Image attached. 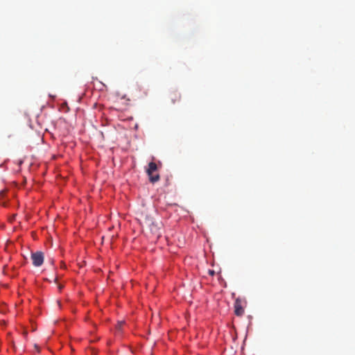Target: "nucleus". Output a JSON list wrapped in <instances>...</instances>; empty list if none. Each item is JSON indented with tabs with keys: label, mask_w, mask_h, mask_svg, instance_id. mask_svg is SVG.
Wrapping results in <instances>:
<instances>
[{
	"label": "nucleus",
	"mask_w": 355,
	"mask_h": 355,
	"mask_svg": "<svg viewBox=\"0 0 355 355\" xmlns=\"http://www.w3.org/2000/svg\"><path fill=\"white\" fill-rule=\"evenodd\" d=\"M146 224L149 227L151 233L155 236L157 238H159L161 235V227L159 226L160 224L156 223L150 218H146Z\"/></svg>",
	"instance_id": "obj_1"
},
{
	"label": "nucleus",
	"mask_w": 355,
	"mask_h": 355,
	"mask_svg": "<svg viewBox=\"0 0 355 355\" xmlns=\"http://www.w3.org/2000/svg\"><path fill=\"white\" fill-rule=\"evenodd\" d=\"M31 259L33 261V264L39 267L42 265L44 262V254L40 251H37L36 252H33L31 254Z\"/></svg>",
	"instance_id": "obj_3"
},
{
	"label": "nucleus",
	"mask_w": 355,
	"mask_h": 355,
	"mask_svg": "<svg viewBox=\"0 0 355 355\" xmlns=\"http://www.w3.org/2000/svg\"><path fill=\"white\" fill-rule=\"evenodd\" d=\"M157 169V164L155 162H150L148 164V167L146 169V173L149 177V180L152 183H155L159 180V175L158 174L153 175V173L156 171Z\"/></svg>",
	"instance_id": "obj_2"
},
{
	"label": "nucleus",
	"mask_w": 355,
	"mask_h": 355,
	"mask_svg": "<svg viewBox=\"0 0 355 355\" xmlns=\"http://www.w3.org/2000/svg\"><path fill=\"white\" fill-rule=\"evenodd\" d=\"M123 324H124L123 321L119 322L117 325H116L117 330L121 331Z\"/></svg>",
	"instance_id": "obj_6"
},
{
	"label": "nucleus",
	"mask_w": 355,
	"mask_h": 355,
	"mask_svg": "<svg viewBox=\"0 0 355 355\" xmlns=\"http://www.w3.org/2000/svg\"><path fill=\"white\" fill-rule=\"evenodd\" d=\"M169 98L173 104L178 103L181 100V94L177 90H173L169 93Z\"/></svg>",
	"instance_id": "obj_4"
},
{
	"label": "nucleus",
	"mask_w": 355,
	"mask_h": 355,
	"mask_svg": "<svg viewBox=\"0 0 355 355\" xmlns=\"http://www.w3.org/2000/svg\"><path fill=\"white\" fill-rule=\"evenodd\" d=\"M234 313L237 316H241L244 313V309L241 305V302L238 299L234 303Z\"/></svg>",
	"instance_id": "obj_5"
},
{
	"label": "nucleus",
	"mask_w": 355,
	"mask_h": 355,
	"mask_svg": "<svg viewBox=\"0 0 355 355\" xmlns=\"http://www.w3.org/2000/svg\"><path fill=\"white\" fill-rule=\"evenodd\" d=\"M208 273H209V275H210L211 276H214V274H215V272H214V270H209Z\"/></svg>",
	"instance_id": "obj_7"
},
{
	"label": "nucleus",
	"mask_w": 355,
	"mask_h": 355,
	"mask_svg": "<svg viewBox=\"0 0 355 355\" xmlns=\"http://www.w3.org/2000/svg\"><path fill=\"white\" fill-rule=\"evenodd\" d=\"M62 288V286H59V289L61 290Z\"/></svg>",
	"instance_id": "obj_8"
}]
</instances>
